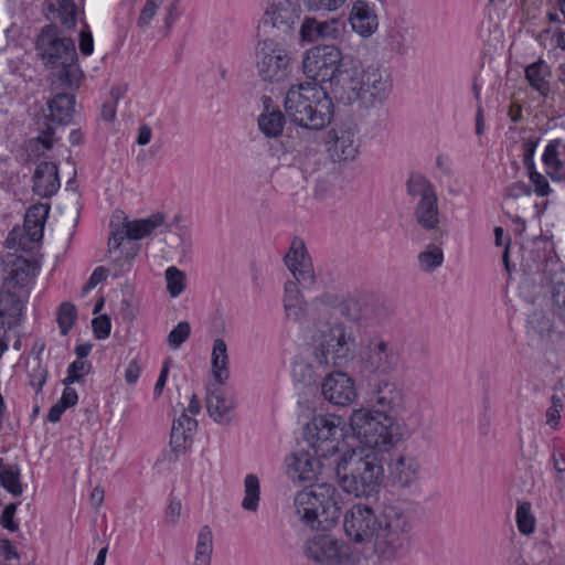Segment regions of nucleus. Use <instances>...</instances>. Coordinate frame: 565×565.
I'll return each instance as SVG.
<instances>
[{
	"instance_id": "1",
	"label": "nucleus",
	"mask_w": 565,
	"mask_h": 565,
	"mask_svg": "<svg viewBox=\"0 0 565 565\" xmlns=\"http://www.w3.org/2000/svg\"><path fill=\"white\" fill-rule=\"evenodd\" d=\"M282 0H266L264 14L258 23L259 41L255 50V68L258 77L276 98L282 97Z\"/></svg>"
},
{
	"instance_id": "2",
	"label": "nucleus",
	"mask_w": 565,
	"mask_h": 565,
	"mask_svg": "<svg viewBox=\"0 0 565 565\" xmlns=\"http://www.w3.org/2000/svg\"><path fill=\"white\" fill-rule=\"evenodd\" d=\"M408 422L402 423L394 416L373 412L370 408L354 409L350 426L360 441L372 450L387 451L401 439L408 438L422 423L419 412H412Z\"/></svg>"
},
{
	"instance_id": "3",
	"label": "nucleus",
	"mask_w": 565,
	"mask_h": 565,
	"mask_svg": "<svg viewBox=\"0 0 565 565\" xmlns=\"http://www.w3.org/2000/svg\"><path fill=\"white\" fill-rule=\"evenodd\" d=\"M340 488L355 498L376 494L383 480V467L372 450L351 449L333 459Z\"/></svg>"
},
{
	"instance_id": "4",
	"label": "nucleus",
	"mask_w": 565,
	"mask_h": 565,
	"mask_svg": "<svg viewBox=\"0 0 565 565\" xmlns=\"http://www.w3.org/2000/svg\"><path fill=\"white\" fill-rule=\"evenodd\" d=\"M414 524L409 512L397 504H385L379 513L373 553L383 563L403 559L411 551Z\"/></svg>"
},
{
	"instance_id": "5",
	"label": "nucleus",
	"mask_w": 565,
	"mask_h": 565,
	"mask_svg": "<svg viewBox=\"0 0 565 565\" xmlns=\"http://www.w3.org/2000/svg\"><path fill=\"white\" fill-rule=\"evenodd\" d=\"M292 510L303 524L327 531L341 516V494L331 483H311L295 494Z\"/></svg>"
},
{
	"instance_id": "6",
	"label": "nucleus",
	"mask_w": 565,
	"mask_h": 565,
	"mask_svg": "<svg viewBox=\"0 0 565 565\" xmlns=\"http://www.w3.org/2000/svg\"><path fill=\"white\" fill-rule=\"evenodd\" d=\"M332 111L331 98L316 83L291 86L285 95V118L299 127L320 130L331 121Z\"/></svg>"
},
{
	"instance_id": "7",
	"label": "nucleus",
	"mask_w": 565,
	"mask_h": 565,
	"mask_svg": "<svg viewBox=\"0 0 565 565\" xmlns=\"http://www.w3.org/2000/svg\"><path fill=\"white\" fill-rule=\"evenodd\" d=\"M41 61L47 68H60L57 79L63 86H77L82 72L77 65V53L71 38L63 36L55 24L42 28L35 42Z\"/></svg>"
},
{
	"instance_id": "8",
	"label": "nucleus",
	"mask_w": 565,
	"mask_h": 565,
	"mask_svg": "<svg viewBox=\"0 0 565 565\" xmlns=\"http://www.w3.org/2000/svg\"><path fill=\"white\" fill-rule=\"evenodd\" d=\"M285 310L292 311L297 319L307 306L302 291L316 284L312 258L300 237H294L285 253Z\"/></svg>"
},
{
	"instance_id": "9",
	"label": "nucleus",
	"mask_w": 565,
	"mask_h": 565,
	"mask_svg": "<svg viewBox=\"0 0 565 565\" xmlns=\"http://www.w3.org/2000/svg\"><path fill=\"white\" fill-rule=\"evenodd\" d=\"M311 345L319 364L342 366L354 358L355 337L343 323L323 324L313 332Z\"/></svg>"
},
{
	"instance_id": "10",
	"label": "nucleus",
	"mask_w": 565,
	"mask_h": 565,
	"mask_svg": "<svg viewBox=\"0 0 565 565\" xmlns=\"http://www.w3.org/2000/svg\"><path fill=\"white\" fill-rule=\"evenodd\" d=\"M341 417L330 414L313 415L302 427V438L320 459L341 456L343 440Z\"/></svg>"
},
{
	"instance_id": "11",
	"label": "nucleus",
	"mask_w": 565,
	"mask_h": 565,
	"mask_svg": "<svg viewBox=\"0 0 565 565\" xmlns=\"http://www.w3.org/2000/svg\"><path fill=\"white\" fill-rule=\"evenodd\" d=\"M360 358L363 370L374 376H387L396 373L403 363L401 348L380 335L367 339Z\"/></svg>"
},
{
	"instance_id": "12",
	"label": "nucleus",
	"mask_w": 565,
	"mask_h": 565,
	"mask_svg": "<svg viewBox=\"0 0 565 565\" xmlns=\"http://www.w3.org/2000/svg\"><path fill=\"white\" fill-rule=\"evenodd\" d=\"M350 89L361 107L381 105L391 92V78L386 71L370 66L350 79Z\"/></svg>"
},
{
	"instance_id": "13",
	"label": "nucleus",
	"mask_w": 565,
	"mask_h": 565,
	"mask_svg": "<svg viewBox=\"0 0 565 565\" xmlns=\"http://www.w3.org/2000/svg\"><path fill=\"white\" fill-rule=\"evenodd\" d=\"M407 193L418 198L414 207V217L426 231L439 227L438 196L434 185L423 175H413L406 184Z\"/></svg>"
},
{
	"instance_id": "14",
	"label": "nucleus",
	"mask_w": 565,
	"mask_h": 565,
	"mask_svg": "<svg viewBox=\"0 0 565 565\" xmlns=\"http://www.w3.org/2000/svg\"><path fill=\"white\" fill-rule=\"evenodd\" d=\"M343 313L349 320L365 327L381 326L391 319L393 308L376 296L360 295L345 302Z\"/></svg>"
},
{
	"instance_id": "15",
	"label": "nucleus",
	"mask_w": 565,
	"mask_h": 565,
	"mask_svg": "<svg viewBox=\"0 0 565 565\" xmlns=\"http://www.w3.org/2000/svg\"><path fill=\"white\" fill-rule=\"evenodd\" d=\"M341 51L334 45H317L303 57L302 67L307 77L318 82H333L340 74Z\"/></svg>"
},
{
	"instance_id": "16",
	"label": "nucleus",
	"mask_w": 565,
	"mask_h": 565,
	"mask_svg": "<svg viewBox=\"0 0 565 565\" xmlns=\"http://www.w3.org/2000/svg\"><path fill=\"white\" fill-rule=\"evenodd\" d=\"M309 558L323 565H354L351 547L327 534L316 535L306 543Z\"/></svg>"
},
{
	"instance_id": "17",
	"label": "nucleus",
	"mask_w": 565,
	"mask_h": 565,
	"mask_svg": "<svg viewBox=\"0 0 565 565\" xmlns=\"http://www.w3.org/2000/svg\"><path fill=\"white\" fill-rule=\"evenodd\" d=\"M373 402L376 409L373 412L394 416L402 423L408 422L409 413L417 412L407 405V398L403 387L395 381L381 380L374 388Z\"/></svg>"
},
{
	"instance_id": "18",
	"label": "nucleus",
	"mask_w": 565,
	"mask_h": 565,
	"mask_svg": "<svg viewBox=\"0 0 565 565\" xmlns=\"http://www.w3.org/2000/svg\"><path fill=\"white\" fill-rule=\"evenodd\" d=\"M324 145L326 152L333 162L352 161L360 149L358 130L348 124L334 126L327 132Z\"/></svg>"
},
{
	"instance_id": "19",
	"label": "nucleus",
	"mask_w": 565,
	"mask_h": 565,
	"mask_svg": "<svg viewBox=\"0 0 565 565\" xmlns=\"http://www.w3.org/2000/svg\"><path fill=\"white\" fill-rule=\"evenodd\" d=\"M379 514L364 503L353 504L344 514V532L355 543H366L375 540Z\"/></svg>"
},
{
	"instance_id": "20",
	"label": "nucleus",
	"mask_w": 565,
	"mask_h": 565,
	"mask_svg": "<svg viewBox=\"0 0 565 565\" xmlns=\"http://www.w3.org/2000/svg\"><path fill=\"white\" fill-rule=\"evenodd\" d=\"M110 226L113 228L110 236H113L114 252H116L118 245H122V243L139 241L150 236L158 227L164 226L167 231L170 230V226L166 222V214L160 212L153 213L147 218L134 221H128L125 217L120 226H114L113 222Z\"/></svg>"
},
{
	"instance_id": "21",
	"label": "nucleus",
	"mask_w": 565,
	"mask_h": 565,
	"mask_svg": "<svg viewBox=\"0 0 565 565\" xmlns=\"http://www.w3.org/2000/svg\"><path fill=\"white\" fill-rule=\"evenodd\" d=\"M3 286L10 289L29 288L35 282L41 264L23 256L9 253L3 258Z\"/></svg>"
},
{
	"instance_id": "22",
	"label": "nucleus",
	"mask_w": 565,
	"mask_h": 565,
	"mask_svg": "<svg viewBox=\"0 0 565 565\" xmlns=\"http://www.w3.org/2000/svg\"><path fill=\"white\" fill-rule=\"evenodd\" d=\"M321 392L326 401L337 406H347L358 396L352 377L340 371L324 377Z\"/></svg>"
},
{
	"instance_id": "23",
	"label": "nucleus",
	"mask_w": 565,
	"mask_h": 565,
	"mask_svg": "<svg viewBox=\"0 0 565 565\" xmlns=\"http://www.w3.org/2000/svg\"><path fill=\"white\" fill-rule=\"evenodd\" d=\"M222 386L216 383L206 388V411L215 423L230 425L234 419L236 399Z\"/></svg>"
},
{
	"instance_id": "24",
	"label": "nucleus",
	"mask_w": 565,
	"mask_h": 565,
	"mask_svg": "<svg viewBox=\"0 0 565 565\" xmlns=\"http://www.w3.org/2000/svg\"><path fill=\"white\" fill-rule=\"evenodd\" d=\"M388 475L394 486L409 488L419 479V459L411 451H401L391 459Z\"/></svg>"
},
{
	"instance_id": "25",
	"label": "nucleus",
	"mask_w": 565,
	"mask_h": 565,
	"mask_svg": "<svg viewBox=\"0 0 565 565\" xmlns=\"http://www.w3.org/2000/svg\"><path fill=\"white\" fill-rule=\"evenodd\" d=\"M273 94L260 96L262 111L257 117L258 130L268 140L279 141L282 136V111Z\"/></svg>"
},
{
	"instance_id": "26",
	"label": "nucleus",
	"mask_w": 565,
	"mask_h": 565,
	"mask_svg": "<svg viewBox=\"0 0 565 565\" xmlns=\"http://www.w3.org/2000/svg\"><path fill=\"white\" fill-rule=\"evenodd\" d=\"M344 31V23L339 19L318 21L315 18H307L300 28V35L307 42L319 40H335Z\"/></svg>"
},
{
	"instance_id": "27",
	"label": "nucleus",
	"mask_w": 565,
	"mask_h": 565,
	"mask_svg": "<svg viewBox=\"0 0 565 565\" xmlns=\"http://www.w3.org/2000/svg\"><path fill=\"white\" fill-rule=\"evenodd\" d=\"M23 308L19 296L11 290H0V335L20 326Z\"/></svg>"
},
{
	"instance_id": "28",
	"label": "nucleus",
	"mask_w": 565,
	"mask_h": 565,
	"mask_svg": "<svg viewBox=\"0 0 565 565\" xmlns=\"http://www.w3.org/2000/svg\"><path fill=\"white\" fill-rule=\"evenodd\" d=\"M140 250V246L132 242L122 243L118 245L116 252H114L113 236L108 239V253L110 257V264L108 271L111 273L113 277L118 278L126 273L130 271L135 258Z\"/></svg>"
},
{
	"instance_id": "29",
	"label": "nucleus",
	"mask_w": 565,
	"mask_h": 565,
	"mask_svg": "<svg viewBox=\"0 0 565 565\" xmlns=\"http://www.w3.org/2000/svg\"><path fill=\"white\" fill-rule=\"evenodd\" d=\"M57 166L51 161L40 162L33 175V191L42 198H51L60 189Z\"/></svg>"
},
{
	"instance_id": "30",
	"label": "nucleus",
	"mask_w": 565,
	"mask_h": 565,
	"mask_svg": "<svg viewBox=\"0 0 565 565\" xmlns=\"http://www.w3.org/2000/svg\"><path fill=\"white\" fill-rule=\"evenodd\" d=\"M196 427L198 422L190 417L185 413V409H183L182 414L173 420L170 447L177 456L183 454L188 445L191 444L192 435L196 430Z\"/></svg>"
},
{
	"instance_id": "31",
	"label": "nucleus",
	"mask_w": 565,
	"mask_h": 565,
	"mask_svg": "<svg viewBox=\"0 0 565 565\" xmlns=\"http://www.w3.org/2000/svg\"><path fill=\"white\" fill-rule=\"evenodd\" d=\"M350 23L352 29L363 38L371 36L379 26L377 15L373 8L363 0L353 4L350 13Z\"/></svg>"
},
{
	"instance_id": "32",
	"label": "nucleus",
	"mask_w": 565,
	"mask_h": 565,
	"mask_svg": "<svg viewBox=\"0 0 565 565\" xmlns=\"http://www.w3.org/2000/svg\"><path fill=\"white\" fill-rule=\"evenodd\" d=\"M316 459L307 451L292 455L287 476L294 483L312 482L316 478Z\"/></svg>"
},
{
	"instance_id": "33",
	"label": "nucleus",
	"mask_w": 565,
	"mask_h": 565,
	"mask_svg": "<svg viewBox=\"0 0 565 565\" xmlns=\"http://www.w3.org/2000/svg\"><path fill=\"white\" fill-rule=\"evenodd\" d=\"M49 117L52 122L67 125L75 113V96L68 93H57L47 102Z\"/></svg>"
},
{
	"instance_id": "34",
	"label": "nucleus",
	"mask_w": 565,
	"mask_h": 565,
	"mask_svg": "<svg viewBox=\"0 0 565 565\" xmlns=\"http://www.w3.org/2000/svg\"><path fill=\"white\" fill-rule=\"evenodd\" d=\"M50 206L44 204L32 205L24 217V232L28 239L32 243H39L43 237V231Z\"/></svg>"
},
{
	"instance_id": "35",
	"label": "nucleus",
	"mask_w": 565,
	"mask_h": 565,
	"mask_svg": "<svg viewBox=\"0 0 565 565\" xmlns=\"http://www.w3.org/2000/svg\"><path fill=\"white\" fill-rule=\"evenodd\" d=\"M551 67L543 60H539L525 68V78L530 86L543 97H546L551 92Z\"/></svg>"
},
{
	"instance_id": "36",
	"label": "nucleus",
	"mask_w": 565,
	"mask_h": 565,
	"mask_svg": "<svg viewBox=\"0 0 565 565\" xmlns=\"http://www.w3.org/2000/svg\"><path fill=\"white\" fill-rule=\"evenodd\" d=\"M228 363L227 344L223 339L217 338L213 341L211 367L214 380L220 385H224L230 376Z\"/></svg>"
},
{
	"instance_id": "37",
	"label": "nucleus",
	"mask_w": 565,
	"mask_h": 565,
	"mask_svg": "<svg viewBox=\"0 0 565 565\" xmlns=\"http://www.w3.org/2000/svg\"><path fill=\"white\" fill-rule=\"evenodd\" d=\"M343 192V178L337 172H329L319 178L315 188V198L321 201L338 199Z\"/></svg>"
},
{
	"instance_id": "38",
	"label": "nucleus",
	"mask_w": 565,
	"mask_h": 565,
	"mask_svg": "<svg viewBox=\"0 0 565 565\" xmlns=\"http://www.w3.org/2000/svg\"><path fill=\"white\" fill-rule=\"evenodd\" d=\"M546 172L551 178L562 171L565 167V143L559 139L548 142L542 157Z\"/></svg>"
},
{
	"instance_id": "39",
	"label": "nucleus",
	"mask_w": 565,
	"mask_h": 565,
	"mask_svg": "<svg viewBox=\"0 0 565 565\" xmlns=\"http://www.w3.org/2000/svg\"><path fill=\"white\" fill-rule=\"evenodd\" d=\"M213 553V534L207 525L200 529L195 545L193 565H211Z\"/></svg>"
},
{
	"instance_id": "40",
	"label": "nucleus",
	"mask_w": 565,
	"mask_h": 565,
	"mask_svg": "<svg viewBox=\"0 0 565 565\" xmlns=\"http://www.w3.org/2000/svg\"><path fill=\"white\" fill-rule=\"evenodd\" d=\"M0 486L14 497L23 492L20 468L17 465H3L2 458H0Z\"/></svg>"
},
{
	"instance_id": "41",
	"label": "nucleus",
	"mask_w": 565,
	"mask_h": 565,
	"mask_svg": "<svg viewBox=\"0 0 565 565\" xmlns=\"http://www.w3.org/2000/svg\"><path fill=\"white\" fill-rule=\"evenodd\" d=\"M260 500V484L256 475L249 473L244 479V498L242 508L249 512H256Z\"/></svg>"
},
{
	"instance_id": "42",
	"label": "nucleus",
	"mask_w": 565,
	"mask_h": 565,
	"mask_svg": "<svg viewBox=\"0 0 565 565\" xmlns=\"http://www.w3.org/2000/svg\"><path fill=\"white\" fill-rule=\"evenodd\" d=\"M444 262V253L440 247L428 244L425 249L418 254L419 268L425 273H431L440 267Z\"/></svg>"
},
{
	"instance_id": "43",
	"label": "nucleus",
	"mask_w": 565,
	"mask_h": 565,
	"mask_svg": "<svg viewBox=\"0 0 565 565\" xmlns=\"http://www.w3.org/2000/svg\"><path fill=\"white\" fill-rule=\"evenodd\" d=\"M551 296L554 313L565 322V273L552 280Z\"/></svg>"
},
{
	"instance_id": "44",
	"label": "nucleus",
	"mask_w": 565,
	"mask_h": 565,
	"mask_svg": "<svg viewBox=\"0 0 565 565\" xmlns=\"http://www.w3.org/2000/svg\"><path fill=\"white\" fill-rule=\"evenodd\" d=\"M164 277L169 295L172 298L179 297L185 289V274L175 266H170L166 269Z\"/></svg>"
},
{
	"instance_id": "45",
	"label": "nucleus",
	"mask_w": 565,
	"mask_h": 565,
	"mask_svg": "<svg viewBox=\"0 0 565 565\" xmlns=\"http://www.w3.org/2000/svg\"><path fill=\"white\" fill-rule=\"evenodd\" d=\"M516 524L522 534L529 535L535 530V518L531 512V503L521 502L516 509Z\"/></svg>"
},
{
	"instance_id": "46",
	"label": "nucleus",
	"mask_w": 565,
	"mask_h": 565,
	"mask_svg": "<svg viewBox=\"0 0 565 565\" xmlns=\"http://www.w3.org/2000/svg\"><path fill=\"white\" fill-rule=\"evenodd\" d=\"M77 318L76 307L71 302H63L58 307L57 311V324L60 327L61 333L66 335L70 330L73 328L75 320Z\"/></svg>"
},
{
	"instance_id": "47",
	"label": "nucleus",
	"mask_w": 565,
	"mask_h": 565,
	"mask_svg": "<svg viewBox=\"0 0 565 565\" xmlns=\"http://www.w3.org/2000/svg\"><path fill=\"white\" fill-rule=\"evenodd\" d=\"M527 326L530 330L542 338L552 339L553 324L550 318L542 312H534L529 317Z\"/></svg>"
},
{
	"instance_id": "48",
	"label": "nucleus",
	"mask_w": 565,
	"mask_h": 565,
	"mask_svg": "<svg viewBox=\"0 0 565 565\" xmlns=\"http://www.w3.org/2000/svg\"><path fill=\"white\" fill-rule=\"evenodd\" d=\"M90 363L86 360L76 359L67 367V375L63 380L64 385H72L76 382H81L83 377L89 373Z\"/></svg>"
},
{
	"instance_id": "49",
	"label": "nucleus",
	"mask_w": 565,
	"mask_h": 565,
	"mask_svg": "<svg viewBox=\"0 0 565 565\" xmlns=\"http://www.w3.org/2000/svg\"><path fill=\"white\" fill-rule=\"evenodd\" d=\"M190 334V323L181 321L169 332L167 343L172 349H179L189 339Z\"/></svg>"
},
{
	"instance_id": "50",
	"label": "nucleus",
	"mask_w": 565,
	"mask_h": 565,
	"mask_svg": "<svg viewBox=\"0 0 565 565\" xmlns=\"http://www.w3.org/2000/svg\"><path fill=\"white\" fill-rule=\"evenodd\" d=\"M58 18L61 20L62 25L72 30L76 26L77 22V7L73 1L63 0L60 3L58 8Z\"/></svg>"
},
{
	"instance_id": "51",
	"label": "nucleus",
	"mask_w": 565,
	"mask_h": 565,
	"mask_svg": "<svg viewBox=\"0 0 565 565\" xmlns=\"http://www.w3.org/2000/svg\"><path fill=\"white\" fill-rule=\"evenodd\" d=\"M47 369L44 366L40 360H36L32 369L29 371V384L35 391V394L41 393L44 384L47 380Z\"/></svg>"
},
{
	"instance_id": "52",
	"label": "nucleus",
	"mask_w": 565,
	"mask_h": 565,
	"mask_svg": "<svg viewBox=\"0 0 565 565\" xmlns=\"http://www.w3.org/2000/svg\"><path fill=\"white\" fill-rule=\"evenodd\" d=\"M162 2L163 0H146L137 20V25L141 29L149 26Z\"/></svg>"
},
{
	"instance_id": "53",
	"label": "nucleus",
	"mask_w": 565,
	"mask_h": 565,
	"mask_svg": "<svg viewBox=\"0 0 565 565\" xmlns=\"http://www.w3.org/2000/svg\"><path fill=\"white\" fill-rule=\"evenodd\" d=\"M551 406L545 413L546 424L552 428H556L559 424L561 411L564 407L563 399L561 396L554 394L551 398Z\"/></svg>"
},
{
	"instance_id": "54",
	"label": "nucleus",
	"mask_w": 565,
	"mask_h": 565,
	"mask_svg": "<svg viewBox=\"0 0 565 565\" xmlns=\"http://www.w3.org/2000/svg\"><path fill=\"white\" fill-rule=\"evenodd\" d=\"M539 142V137H530L523 140V163L526 170H532L535 167L533 158Z\"/></svg>"
},
{
	"instance_id": "55",
	"label": "nucleus",
	"mask_w": 565,
	"mask_h": 565,
	"mask_svg": "<svg viewBox=\"0 0 565 565\" xmlns=\"http://www.w3.org/2000/svg\"><path fill=\"white\" fill-rule=\"evenodd\" d=\"M530 181L534 184V191L540 196H545L551 192V188L547 179L535 171V167L532 170H527Z\"/></svg>"
},
{
	"instance_id": "56",
	"label": "nucleus",
	"mask_w": 565,
	"mask_h": 565,
	"mask_svg": "<svg viewBox=\"0 0 565 565\" xmlns=\"http://www.w3.org/2000/svg\"><path fill=\"white\" fill-rule=\"evenodd\" d=\"M93 331L95 337L99 340H104L109 337L111 323L107 316H99L94 318L92 321Z\"/></svg>"
},
{
	"instance_id": "57",
	"label": "nucleus",
	"mask_w": 565,
	"mask_h": 565,
	"mask_svg": "<svg viewBox=\"0 0 565 565\" xmlns=\"http://www.w3.org/2000/svg\"><path fill=\"white\" fill-rule=\"evenodd\" d=\"M15 511L17 504L10 503L3 509L0 518V524L10 532H17L19 530V524L14 521Z\"/></svg>"
},
{
	"instance_id": "58",
	"label": "nucleus",
	"mask_w": 565,
	"mask_h": 565,
	"mask_svg": "<svg viewBox=\"0 0 565 565\" xmlns=\"http://www.w3.org/2000/svg\"><path fill=\"white\" fill-rule=\"evenodd\" d=\"M108 269L104 266H98L92 273L88 281L83 288V292H88L90 289L95 288L99 282L104 281L107 278Z\"/></svg>"
},
{
	"instance_id": "59",
	"label": "nucleus",
	"mask_w": 565,
	"mask_h": 565,
	"mask_svg": "<svg viewBox=\"0 0 565 565\" xmlns=\"http://www.w3.org/2000/svg\"><path fill=\"white\" fill-rule=\"evenodd\" d=\"M181 509V501L177 498H172L166 509V522L169 524H175L180 518Z\"/></svg>"
},
{
	"instance_id": "60",
	"label": "nucleus",
	"mask_w": 565,
	"mask_h": 565,
	"mask_svg": "<svg viewBox=\"0 0 565 565\" xmlns=\"http://www.w3.org/2000/svg\"><path fill=\"white\" fill-rule=\"evenodd\" d=\"M531 194V188L525 184L524 182H514L511 185H509L505 191L504 195L507 198L511 199H518L522 195H530Z\"/></svg>"
},
{
	"instance_id": "61",
	"label": "nucleus",
	"mask_w": 565,
	"mask_h": 565,
	"mask_svg": "<svg viewBox=\"0 0 565 565\" xmlns=\"http://www.w3.org/2000/svg\"><path fill=\"white\" fill-rule=\"evenodd\" d=\"M66 409L75 406L78 402V394L71 385H65L61 398L57 401Z\"/></svg>"
},
{
	"instance_id": "62",
	"label": "nucleus",
	"mask_w": 565,
	"mask_h": 565,
	"mask_svg": "<svg viewBox=\"0 0 565 565\" xmlns=\"http://www.w3.org/2000/svg\"><path fill=\"white\" fill-rule=\"evenodd\" d=\"M179 3H180V0H172L170 2V4L167 7V13L164 17V26L167 28L168 31L172 28V25L174 24V22L177 21V19L180 15Z\"/></svg>"
},
{
	"instance_id": "63",
	"label": "nucleus",
	"mask_w": 565,
	"mask_h": 565,
	"mask_svg": "<svg viewBox=\"0 0 565 565\" xmlns=\"http://www.w3.org/2000/svg\"><path fill=\"white\" fill-rule=\"evenodd\" d=\"M79 51L83 55L88 56L94 51V41L90 31H81Z\"/></svg>"
},
{
	"instance_id": "64",
	"label": "nucleus",
	"mask_w": 565,
	"mask_h": 565,
	"mask_svg": "<svg viewBox=\"0 0 565 565\" xmlns=\"http://www.w3.org/2000/svg\"><path fill=\"white\" fill-rule=\"evenodd\" d=\"M140 365L137 360H132L128 363L125 371V380L128 384H135L140 376Z\"/></svg>"
}]
</instances>
